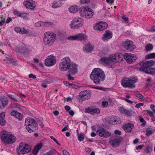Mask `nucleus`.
I'll list each match as a JSON object with an SVG mask.
<instances>
[{
	"mask_svg": "<svg viewBox=\"0 0 155 155\" xmlns=\"http://www.w3.org/2000/svg\"><path fill=\"white\" fill-rule=\"evenodd\" d=\"M90 77L95 84H99L101 81L105 80L106 76L104 72L102 69L96 68L93 70Z\"/></svg>",
	"mask_w": 155,
	"mask_h": 155,
	"instance_id": "f257e3e1",
	"label": "nucleus"
},
{
	"mask_svg": "<svg viewBox=\"0 0 155 155\" xmlns=\"http://www.w3.org/2000/svg\"><path fill=\"white\" fill-rule=\"evenodd\" d=\"M56 38L55 33L52 31H47L44 34L43 39L44 43L45 45L50 46L54 42Z\"/></svg>",
	"mask_w": 155,
	"mask_h": 155,
	"instance_id": "f03ea898",
	"label": "nucleus"
},
{
	"mask_svg": "<svg viewBox=\"0 0 155 155\" xmlns=\"http://www.w3.org/2000/svg\"><path fill=\"white\" fill-rule=\"evenodd\" d=\"M0 137L2 142L5 144L12 143L16 140V137L12 134H8L5 131L1 132Z\"/></svg>",
	"mask_w": 155,
	"mask_h": 155,
	"instance_id": "7ed1b4c3",
	"label": "nucleus"
},
{
	"mask_svg": "<svg viewBox=\"0 0 155 155\" xmlns=\"http://www.w3.org/2000/svg\"><path fill=\"white\" fill-rule=\"evenodd\" d=\"M31 150L30 146L27 144L21 143L17 147L16 152L18 155H24L29 153Z\"/></svg>",
	"mask_w": 155,
	"mask_h": 155,
	"instance_id": "20e7f679",
	"label": "nucleus"
},
{
	"mask_svg": "<svg viewBox=\"0 0 155 155\" xmlns=\"http://www.w3.org/2000/svg\"><path fill=\"white\" fill-rule=\"evenodd\" d=\"M25 124L26 126V129L30 133L33 132L37 126V123L35 120L30 117L26 119Z\"/></svg>",
	"mask_w": 155,
	"mask_h": 155,
	"instance_id": "39448f33",
	"label": "nucleus"
},
{
	"mask_svg": "<svg viewBox=\"0 0 155 155\" xmlns=\"http://www.w3.org/2000/svg\"><path fill=\"white\" fill-rule=\"evenodd\" d=\"M72 62L69 57H66L63 58L59 64V69L62 71H67Z\"/></svg>",
	"mask_w": 155,
	"mask_h": 155,
	"instance_id": "423d86ee",
	"label": "nucleus"
},
{
	"mask_svg": "<svg viewBox=\"0 0 155 155\" xmlns=\"http://www.w3.org/2000/svg\"><path fill=\"white\" fill-rule=\"evenodd\" d=\"M137 79L133 78L131 79L126 78L122 79L121 83L122 86L125 88H133L135 87L134 83L137 82Z\"/></svg>",
	"mask_w": 155,
	"mask_h": 155,
	"instance_id": "0eeeda50",
	"label": "nucleus"
},
{
	"mask_svg": "<svg viewBox=\"0 0 155 155\" xmlns=\"http://www.w3.org/2000/svg\"><path fill=\"white\" fill-rule=\"evenodd\" d=\"M79 13L82 16H84L86 18H91L93 16L94 13L92 10L87 7H81L80 8Z\"/></svg>",
	"mask_w": 155,
	"mask_h": 155,
	"instance_id": "6e6552de",
	"label": "nucleus"
},
{
	"mask_svg": "<svg viewBox=\"0 0 155 155\" xmlns=\"http://www.w3.org/2000/svg\"><path fill=\"white\" fill-rule=\"evenodd\" d=\"M83 20L80 18H74L71 22L70 26L71 28L77 29L83 25Z\"/></svg>",
	"mask_w": 155,
	"mask_h": 155,
	"instance_id": "1a4fd4ad",
	"label": "nucleus"
},
{
	"mask_svg": "<svg viewBox=\"0 0 155 155\" xmlns=\"http://www.w3.org/2000/svg\"><path fill=\"white\" fill-rule=\"evenodd\" d=\"M108 26V25L106 22L99 21L94 26V29L95 30L101 31L106 29Z\"/></svg>",
	"mask_w": 155,
	"mask_h": 155,
	"instance_id": "9d476101",
	"label": "nucleus"
},
{
	"mask_svg": "<svg viewBox=\"0 0 155 155\" xmlns=\"http://www.w3.org/2000/svg\"><path fill=\"white\" fill-rule=\"evenodd\" d=\"M96 134L100 137L108 138L111 135V133L103 127H99L96 131Z\"/></svg>",
	"mask_w": 155,
	"mask_h": 155,
	"instance_id": "9b49d317",
	"label": "nucleus"
},
{
	"mask_svg": "<svg viewBox=\"0 0 155 155\" xmlns=\"http://www.w3.org/2000/svg\"><path fill=\"white\" fill-rule=\"evenodd\" d=\"M78 96L79 97L78 100L80 102H81L90 99L91 97V94L90 92L86 90L80 92Z\"/></svg>",
	"mask_w": 155,
	"mask_h": 155,
	"instance_id": "f8f14e48",
	"label": "nucleus"
},
{
	"mask_svg": "<svg viewBox=\"0 0 155 155\" xmlns=\"http://www.w3.org/2000/svg\"><path fill=\"white\" fill-rule=\"evenodd\" d=\"M88 36L85 34L83 33H79L75 35L72 36L68 38L69 40H78L80 41H85L87 39Z\"/></svg>",
	"mask_w": 155,
	"mask_h": 155,
	"instance_id": "ddd939ff",
	"label": "nucleus"
},
{
	"mask_svg": "<svg viewBox=\"0 0 155 155\" xmlns=\"http://www.w3.org/2000/svg\"><path fill=\"white\" fill-rule=\"evenodd\" d=\"M56 58L55 56L51 55L45 59V64L47 66H51L55 64L56 63Z\"/></svg>",
	"mask_w": 155,
	"mask_h": 155,
	"instance_id": "4468645a",
	"label": "nucleus"
},
{
	"mask_svg": "<svg viewBox=\"0 0 155 155\" xmlns=\"http://www.w3.org/2000/svg\"><path fill=\"white\" fill-rule=\"evenodd\" d=\"M67 71L71 75H75L77 73L78 71V64L72 61L69 66Z\"/></svg>",
	"mask_w": 155,
	"mask_h": 155,
	"instance_id": "2eb2a0df",
	"label": "nucleus"
},
{
	"mask_svg": "<svg viewBox=\"0 0 155 155\" xmlns=\"http://www.w3.org/2000/svg\"><path fill=\"white\" fill-rule=\"evenodd\" d=\"M109 57L111 62H119L122 60V58L120 57V54L118 53L111 54L109 56Z\"/></svg>",
	"mask_w": 155,
	"mask_h": 155,
	"instance_id": "dca6fc26",
	"label": "nucleus"
},
{
	"mask_svg": "<svg viewBox=\"0 0 155 155\" xmlns=\"http://www.w3.org/2000/svg\"><path fill=\"white\" fill-rule=\"evenodd\" d=\"M24 5L28 9L34 10L35 9V2L32 0H25L23 3Z\"/></svg>",
	"mask_w": 155,
	"mask_h": 155,
	"instance_id": "f3484780",
	"label": "nucleus"
},
{
	"mask_svg": "<svg viewBox=\"0 0 155 155\" xmlns=\"http://www.w3.org/2000/svg\"><path fill=\"white\" fill-rule=\"evenodd\" d=\"M124 59L129 63H132L135 61L137 57L134 54H132L130 53H126L124 55Z\"/></svg>",
	"mask_w": 155,
	"mask_h": 155,
	"instance_id": "a211bd4d",
	"label": "nucleus"
},
{
	"mask_svg": "<svg viewBox=\"0 0 155 155\" xmlns=\"http://www.w3.org/2000/svg\"><path fill=\"white\" fill-rule=\"evenodd\" d=\"M122 137H119L114 139L111 140L109 142L110 144L113 147H117L120 144L122 140Z\"/></svg>",
	"mask_w": 155,
	"mask_h": 155,
	"instance_id": "6ab92c4d",
	"label": "nucleus"
},
{
	"mask_svg": "<svg viewBox=\"0 0 155 155\" xmlns=\"http://www.w3.org/2000/svg\"><path fill=\"white\" fill-rule=\"evenodd\" d=\"M17 50L19 52L25 54H28L30 53L29 50L23 43L19 44L17 48Z\"/></svg>",
	"mask_w": 155,
	"mask_h": 155,
	"instance_id": "aec40b11",
	"label": "nucleus"
},
{
	"mask_svg": "<svg viewBox=\"0 0 155 155\" xmlns=\"http://www.w3.org/2000/svg\"><path fill=\"white\" fill-rule=\"evenodd\" d=\"M123 44L125 48L130 51H133L136 48L135 46L133 44V42L131 41H126Z\"/></svg>",
	"mask_w": 155,
	"mask_h": 155,
	"instance_id": "412c9836",
	"label": "nucleus"
},
{
	"mask_svg": "<svg viewBox=\"0 0 155 155\" xmlns=\"http://www.w3.org/2000/svg\"><path fill=\"white\" fill-rule=\"evenodd\" d=\"M99 62L101 64H104L108 68H112V64L111 63L109 57H102L101 58L99 61Z\"/></svg>",
	"mask_w": 155,
	"mask_h": 155,
	"instance_id": "4be33fe9",
	"label": "nucleus"
},
{
	"mask_svg": "<svg viewBox=\"0 0 155 155\" xmlns=\"http://www.w3.org/2000/svg\"><path fill=\"white\" fill-rule=\"evenodd\" d=\"M85 112L86 113H89L92 115H94L95 114H99L100 110L97 108L93 107H89L86 108L85 109Z\"/></svg>",
	"mask_w": 155,
	"mask_h": 155,
	"instance_id": "5701e85b",
	"label": "nucleus"
},
{
	"mask_svg": "<svg viewBox=\"0 0 155 155\" xmlns=\"http://www.w3.org/2000/svg\"><path fill=\"white\" fill-rule=\"evenodd\" d=\"M113 36L112 32L109 30H106L102 35L101 39L104 42H107L111 39Z\"/></svg>",
	"mask_w": 155,
	"mask_h": 155,
	"instance_id": "b1692460",
	"label": "nucleus"
},
{
	"mask_svg": "<svg viewBox=\"0 0 155 155\" xmlns=\"http://www.w3.org/2000/svg\"><path fill=\"white\" fill-rule=\"evenodd\" d=\"M84 45L83 47V50L84 52L86 53H91L94 50V45L89 42L84 44Z\"/></svg>",
	"mask_w": 155,
	"mask_h": 155,
	"instance_id": "393cba45",
	"label": "nucleus"
},
{
	"mask_svg": "<svg viewBox=\"0 0 155 155\" xmlns=\"http://www.w3.org/2000/svg\"><path fill=\"white\" fill-rule=\"evenodd\" d=\"M141 71H143L147 74H155V68H152L149 67H141L139 68Z\"/></svg>",
	"mask_w": 155,
	"mask_h": 155,
	"instance_id": "a878e982",
	"label": "nucleus"
},
{
	"mask_svg": "<svg viewBox=\"0 0 155 155\" xmlns=\"http://www.w3.org/2000/svg\"><path fill=\"white\" fill-rule=\"evenodd\" d=\"M154 63V61L151 60L147 61H143L140 62L139 63V65L140 66L142 67H148L152 66Z\"/></svg>",
	"mask_w": 155,
	"mask_h": 155,
	"instance_id": "bb28decb",
	"label": "nucleus"
},
{
	"mask_svg": "<svg viewBox=\"0 0 155 155\" xmlns=\"http://www.w3.org/2000/svg\"><path fill=\"white\" fill-rule=\"evenodd\" d=\"M109 121L110 123L113 124H120L121 123L119 118L114 116L110 117Z\"/></svg>",
	"mask_w": 155,
	"mask_h": 155,
	"instance_id": "cd10ccee",
	"label": "nucleus"
},
{
	"mask_svg": "<svg viewBox=\"0 0 155 155\" xmlns=\"http://www.w3.org/2000/svg\"><path fill=\"white\" fill-rule=\"evenodd\" d=\"M134 127V124H132L127 123L123 126V128L126 133H129Z\"/></svg>",
	"mask_w": 155,
	"mask_h": 155,
	"instance_id": "c85d7f7f",
	"label": "nucleus"
},
{
	"mask_svg": "<svg viewBox=\"0 0 155 155\" xmlns=\"http://www.w3.org/2000/svg\"><path fill=\"white\" fill-rule=\"evenodd\" d=\"M8 101L6 98H2L0 99V109L4 108L8 104Z\"/></svg>",
	"mask_w": 155,
	"mask_h": 155,
	"instance_id": "c756f323",
	"label": "nucleus"
},
{
	"mask_svg": "<svg viewBox=\"0 0 155 155\" xmlns=\"http://www.w3.org/2000/svg\"><path fill=\"white\" fill-rule=\"evenodd\" d=\"M42 144L41 143H40L36 145L33 149L32 152L35 155L37 154L39 150L42 147Z\"/></svg>",
	"mask_w": 155,
	"mask_h": 155,
	"instance_id": "7c9ffc66",
	"label": "nucleus"
},
{
	"mask_svg": "<svg viewBox=\"0 0 155 155\" xmlns=\"http://www.w3.org/2000/svg\"><path fill=\"white\" fill-rule=\"evenodd\" d=\"M13 13L16 15L24 18H25L27 17V16L25 15H28V13H25L24 12H20L15 9L14 10Z\"/></svg>",
	"mask_w": 155,
	"mask_h": 155,
	"instance_id": "2f4dec72",
	"label": "nucleus"
},
{
	"mask_svg": "<svg viewBox=\"0 0 155 155\" xmlns=\"http://www.w3.org/2000/svg\"><path fill=\"white\" fill-rule=\"evenodd\" d=\"M78 9V8L76 5H73L69 7V11L72 13H75L77 12Z\"/></svg>",
	"mask_w": 155,
	"mask_h": 155,
	"instance_id": "473e14b6",
	"label": "nucleus"
},
{
	"mask_svg": "<svg viewBox=\"0 0 155 155\" xmlns=\"http://www.w3.org/2000/svg\"><path fill=\"white\" fill-rule=\"evenodd\" d=\"M61 6V3L57 0H55L52 3V7L53 8H56Z\"/></svg>",
	"mask_w": 155,
	"mask_h": 155,
	"instance_id": "72a5a7b5",
	"label": "nucleus"
},
{
	"mask_svg": "<svg viewBox=\"0 0 155 155\" xmlns=\"http://www.w3.org/2000/svg\"><path fill=\"white\" fill-rule=\"evenodd\" d=\"M57 151L55 149H53L46 152L42 155H55L57 153Z\"/></svg>",
	"mask_w": 155,
	"mask_h": 155,
	"instance_id": "f704fd0d",
	"label": "nucleus"
},
{
	"mask_svg": "<svg viewBox=\"0 0 155 155\" xmlns=\"http://www.w3.org/2000/svg\"><path fill=\"white\" fill-rule=\"evenodd\" d=\"M155 57V53H152L149 54L146 56V59H152Z\"/></svg>",
	"mask_w": 155,
	"mask_h": 155,
	"instance_id": "c9c22d12",
	"label": "nucleus"
},
{
	"mask_svg": "<svg viewBox=\"0 0 155 155\" xmlns=\"http://www.w3.org/2000/svg\"><path fill=\"white\" fill-rule=\"evenodd\" d=\"M53 23L49 21L47 22H43V27H49L50 26H51L52 25Z\"/></svg>",
	"mask_w": 155,
	"mask_h": 155,
	"instance_id": "e433bc0d",
	"label": "nucleus"
},
{
	"mask_svg": "<svg viewBox=\"0 0 155 155\" xmlns=\"http://www.w3.org/2000/svg\"><path fill=\"white\" fill-rule=\"evenodd\" d=\"M135 95L141 101H143L144 100V97L141 94L139 93H135Z\"/></svg>",
	"mask_w": 155,
	"mask_h": 155,
	"instance_id": "4c0bfd02",
	"label": "nucleus"
},
{
	"mask_svg": "<svg viewBox=\"0 0 155 155\" xmlns=\"http://www.w3.org/2000/svg\"><path fill=\"white\" fill-rule=\"evenodd\" d=\"M152 151V149L151 147L147 146L146 149L144 150V152L147 153H149Z\"/></svg>",
	"mask_w": 155,
	"mask_h": 155,
	"instance_id": "58836bf2",
	"label": "nucleus"
},
{
	"mask_svg": "<svg viewBox=\"0 0 155 155\" xmlns=\"http://www.w3.org/2000/svg\"><path fill=\"white\" fill-rule=\"evenodd\" d=\"M145 48L147 51H150L152 49V45L150 44H148L146 46Z\"/></svg>",
	"mask_w": 155,
	"mask_h": 155,
	"instance_id": "ea45409f",
	"label": "nucleus"
},
{
	"mask_svg": "<svg viewBox=\"0 0 155 155\" xmlns=\"http://www.w3.org/2000/svg\"><path fill=\"white\" fill-rule=\"evenodd\" d=\"M84 135L83 134H81L78 136V140L80 141L84 140Z\"/></svg>",
	"mask_w": 155,
	"mask_h": 155,
	"instance_id": "a19ab883",
	"label": "nucleus"
},
{
	"mask_svg": "<svg viewBox=\"0 0 155 155\" xmlns=\"http://www.w3.org/2000/svg\"><path fill=\"white\" fill-rule=\"evenodd\" d=\"M15 117L19 120H21L22 119V115L21 113L18 112Z\"/></svg>",
	"mask_w": 155,
	"mask_h": 155,
	"instance_id": "79ce46f5",
	"label": "nucleus"
},
{
	"mask_svg": "<svg viewBox=\"0 0 155 155\" xmlns=\"http://www.w3.org/2000/svg\"><path fill=\"white\" fill-rule=\"evenodd\" d=\"M108 105V103L106 101H103L102 102L101 107L102 108L107 107Z\"/></svg>",
	"mask_w": 155,
	"mask_h": 155,
	"instance_id": "37998d69",
	"label": "nucleus"
},
{
	"mask_svg": "<svg viewBox=\"0 0 155 155\" xmlns=\"http://www.w3.org/2000/svg\"><path fill=\"white\" fill-rule=\"evenodd\" d=\"M133 114V112L132 110H126L125 114L127 116H130Z\"/></svg>",
	"mask_w": 155,
	"mask_h": 155,
	"instance_id": "c03bdc74",
	"label": "nucleus"
},
{
	"mask_svg": "<svg viewBox=\"0 0 155 155\" xmlns=\"http://www.w3.org/2000/svg\"><path fill=\"white\" fill-rule=\"evenodd\" d=\"M43 21H39L35 24V26L37 27L42 26L43 27Z\"/></svg>",
	"mask_w": 155,
	"mask_h": 155,
	"instance_id": "a18cd8bd",
	"label": "nucleus"
},
{
	"mask_svg": "<svg viewBox=\"0 0 155 155\" xmlns=\"http://www.w3.org/2000/svg\"><path fill=\"white\" fill-rule=\"evenodd\" d=\"M139 120L140 122L142 123V124H141V126L143 127H144L146 124V121L142 117H140L139 118Z\"/></svg>",
	"mask_w": 155,
	"mask_h": 155,
	"instance_id": "49530a36",
	"label": "nucleus"
},
{
	"mask_svg": "<svg viewBox=\"0 0 155 155\" xmlns=\"http://www.w3.org/2000/svg\"><path fill=\"white\" fill-rule=\"evenodd\" d=\"M69 87L70 88L76 89L78 88L79 87L78 86L76 85L75 84L71 83Z\"/></svg>",
	"mask_w": 155,
	"mask_h": 155,
	"instance_id": "de8ad7c7",
	"label": "nucleus"
},
{
	"mask_svg": "<svg viewBox=\"0 0 155 155\" xmlns=\"http://www.w3.org/2000/svg\"><path fill=\"white\" fill-rule=\"evenodd\" d=\"M50 138L51 139L53 140L59 146H60L61 145V144L58 142L57 140L54 138L53 136H51Z\"/></svg>",
	"mask_w": 155,
	"mask_h": 155,
	"instance_id": "09e8293b",
	"label": "nucleus"
},
{
	"mask_svg": "<svg viewBox=\"0 0 155 155\" xmlns=\"http://www.w3.org/2000/svg\"><path fill=\"white\" fill-rule=\"evenodd\" d=\"M147 114H148L151 117H154L153 114V112L150 110H146Z\"/></svg>",
	"mask_w": 155,
	"mask_h": 155,
	"instance_id": "8fccbe9b",
	"label": "nucleus"
},
{
	"mask_svg": "<svg viewBox=\"0 0 155 155\" xmlns=\"http://www.w3.org/2000/svg\"><path fill=\"white\" fill-rule=\"evenodd\" d=\"M146 132V135L148 136H149L153 134V131L150 130H147Z\"/></svg>",
	"mask_w": 155,
	"mask_h": 155,
	"instance_id": "3c124183",
	"label": "nucleus"
},
{
	"mask_svg": "<svg viewBox=\"0 0 155 155\" xmlns=\"http://www.w3.org/2000/svg\"><path fill=\"white\" fill-rule=\"evenodd\" d=\"M21 34H27L28 32V31L26 29L24 28H21Z\"/></svg>",
	"mask_w": 155,
	"mask_h": 155,
	"instance_id": "603ef678",
	"label": "nucleus"
},
{
	"mask_svg": "<svg viewBox=\"0 0 155 155\" xmlns=\"http://www.w3.org/2000/svg\"><path fill=\"white\" fill-rule=\"evenodd\" d=\"M126 110L123 107H120L119 108V111L120 113L122 114H124L125 113Z\"/></svg>",
	"mask_w": 155,
	"mask_h": 155,
	"instance_id": "864d4df0",
	"label": "nucleus"
},
{
	"mask_svg": "<svg viewBox=\"0 0 155 155\" xmlns=\"http://www.w3.org/2000/svg\"><path fill=\"white\" fill-rule=\"evenodd\" d=\"M90 0H80V2L82 4H87L90 2Z\"/></svg>",
	"mask_w": 155,
	"mask_h": 155,
	"instance_id": "5fc2aeb1",
	"label": "nucleus"
},
{
	"mask_svg": "<svg viewBox=\"0 0 155 155\" xmlns=\"http://www.w3.org/2000/svg\"><path fill=\"white\" fill-rule=\"evenodd\" d=\"M122 18L126 21V23H128L129 22L128 18L125 15H123L122 16Z\"/></svg>",
	"mask_w": 155,
	"mask_h": 155,
	"instance_id": "6e6d98bb",
	"label": "nucleus"
},
{
	"mask_svg": "<svg viewBox=\"0 0 155 155\" xmlns=\"http://www.w3.org/2000/svg\"><path fill=\"white\" fill-rule=\"evenodd\" d=\"M6 122L5 119H0V125L2 126H4L5 124V123Z\"/></svg>",
	"mask_w": 155,
	"mask_h": 155,
	"instance_id": "4d7b16f0",
	"label": "nucleus"
},
{
	"mask_svg": "<svg viewBox=\"0 0 155 155\" xmlns=\"http://www.w3.org/2000/svg\"><path fill=\"white\" fill-rule=\"evenodd\" d=\"M144 105L143 103H140L137 104L135 106V107L137 108H139L140 107L143 106Z\"/></svg>",
	"mask_w": 155,
	"mask_h": 155,
	"instance_id": "13d9d810",
	"label": "nucleus"
},
{
	"mask_svg": "<svg viewBox=\"0 0 155 155\" xmlns=\"http://www.w3.org/2000/svg\"><path fill=\"white\" fill-rule=\"evenodd\" d=\"M5 113L4 112H2L0 114V119H5Z\"/></svg>",
	"mask_w": 155,
	"mask_h": 155,
	"instance_id": "bf43d9fd",
	"label": "nucleus"
},
{
	"mask_svg": "<svg viewBox=\"0 0 155 155\" xmlns=\"http://www.w3.org/2000/svg\"><path fill=\"white\" fill-rule=\"evenodd\" d=\"M18 112L15 110H13L11 112V114L13 116L16 117Z\"/></svg>",
	"mask_w": 155,
	"mask_h": 155,
	"instance_id": "052dcab7",
	"label": "nucleus"
},
{
	"mask_svg": "<svg viewBox=\"0 0 155 155\" xmlns=\"http://www.w3.org/2000/svg\"><path fill=\"white\" fill-rule=\"evenodd\" d=\"M8 97L12 100H13L16 101H17V99L16 98H15L13 97V96L11 94H8Z\"/></svg>",
	"mask_w": 155,
	"mask_h": 155,
	"instance_id": "680f3d73",
	"label": "nucleus"
},
{
	"mask_svg": "<svg viewBox=\"0 0 155 155\" xmlns=\"http://www.w3.org/2000/svg\"><path fill=\"white\" fill-rule=\"evenodd\" d=\"M15 31L17 32H18L21 34V28L19 27H16L15 28Z\"/></svg>",
	"mask_w": 155,
	"mask_h": 155,
	"instance_id": "e2e57ef3",
	"label": "nucleus"
},
{
	"mask_svg": "<svg viewBox=\"0 0 155 155\" xmlns=\"http://www.w3.org/2000/svg\"><path fill=\"white\" fill-rule=\"evenodd\" d=\"M150 108L153 112L155 114V106L153 104H151L150 106Z\"/></svg>",
	"mask_w": 155,
	"mask_h": 155,
	"instance_id": "0e129e2a",
	"label": "nucleus"
},
{
	"mask_svg": "<svg viewBox=\"0 0 155 155\" xmlns=\"http://www.w3.org/2000/svg\"><path fill=\"white\" fill-rule=\"evenodd\" d=\"M28 76L30 78H32L33 79H35L36 78V76L35 75V74H29Z\"/></svg>",
	"mask_w": 155,
	"mask_h": 155,
	"instance_id": "69168bd1",
	"label": "nucleus"
},
{
	"mask_svg": "<svg viewBox=\"0 0 155 155\" xmlns=\"http://www.w3.org/2000/svg\"><path fill=\"white\" fill-rule=\"evenodd\" d=\"M114 133L116 134H118L119 135H120L121 134V132L118 130H115Z\"/></svg>",
	"mask_w": 155,
	"mask_h": 155,
	"instance_id": "338daca9",
	"label": "nucleus"
},
{
	"mask_svg": "<svg viewBox=\"0 0 155 155\" xmlns=\"http://www.w3.org/2000/svg\"><path fill=\"white\" fill-rule=\"evenodd\" d=\"M64 155H70L69 153L65 150H64L62 151Z\"/></svg>",
	"mask_w": 155,
	"mask_h": 155,
	"instance_id": "774afa93",
	"label": "nucleus"
}]
</instances>
